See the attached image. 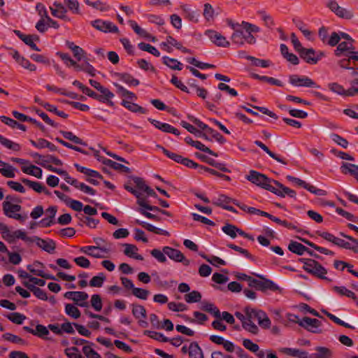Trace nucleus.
<instances>
[{
    "label": "nucleus",
    "mask_w": 358,
    "mask_h": 358,
    "mask_svg": "<svg viewBox=\"0 0 358 358\" xmlns=\"http://www.w3.org/2000/svg\"><path fill=\"white\" fill-rule=\"evenodd\" d=\"M246 59L251 61L255 66L266 68L270 66L271 62L268 60L260 59L252 56H247Z\"/></svg>",
    "instance_id": "56"
},
{
    "label": "nucleus",
    "mask_w": 358,
    "mask_h": 358,
    "mask_svg": "<svg viewBox=\"0 0 358 358\" xmlns=\"http://www.w3.org/2000/svg\"><path fill=\"white\" fill-rule=\"evenodd\" d=\"M57 213L56 206H50L44 211L45 217L38 224H53L54 219Z\"/></svg>",
    "instance_id": "23"
},
{
    "label": "nucleus",
    "mask_w": 358,
    "mask_h": 358,
    "mask_svg": "<svg viewBox=\"0 0 358 358\" xmlns=\"http://www.w3.org/2000/svg\"><path fill=\"white\" fill-rule=\"evenodd\" d=\"M258 358H279L275 352L270 348L261 350L258 353Z\"/></svg>",
    "instance_id": "62"
},
{
    "label": "nucleus",
    "mask_w": 358,
    "mask_h": 358,
    "mask_svg": "<svg viewBox=\"0 0 358 358\" xmlns=\"http://www.w3.org/2000/svg\"><path fill=\"white\" fill-rule=\"evenodd\" d=\"M0 231L2 237L8 243H14L18 239H21L26 243H29L31 236L23 229L13 230L7 227L6 225H1Z\"/></svg>",
    "instance_id": "1"
},
{
    "label": "nucleus",
    "mask_w": 358,
    "mask_h": 358,
    "mask_svg": "<svg viewBox=\"0 0 358 358\" xmlns=\"http://www.w3.org/2000/svg\"><path fill=\"white\" fill-rule=\"evenodd\" d=\"M93 343L85 345L83 352L87 358H101V355L93 348Z\"/></svg>",
    "instance_id": "45"
},
{
    "label": "nucleus",
    "mask_w": 358,
    "mask_h": 358,
    "mask_svg": "<svg viewBox=\"0 0 358 358\" xmlns=\"http://www.w3.org/2000/svg\"><path fill=\"white\" fill-rule=\"evenodd\" d=\"M206 35L208 36L210 41L217 46L223 48L229 46L230 43L226 38L216 31L207 30L206 31Z\"/></svg>",
    "instance_id": "18"
},
{
    "label": "nucleus",
    "mask_w": 358,
    "mask_h": 358,
    "mask_svg": "<svg viewBox=\"0 0 358 358\" xmlns=\"http://www.w3.org/2000/svg\"><path fill=\"white\" fill-rule=\"evenodd\" d=\"M25 329L30 332L31 334L37 336L38 337H41L44 339L50 340V338L48 337L49 336V329L48 327H45L42 324H37L36 326V328L34 329H30L29 327H25Z\"/></svg>",
    "instance_id": "22"
},
{
    "label": "nucleus",
    "mask_w": 358,
    "mask_h": 358,
    "mask_svg": "<svg viewBox=\"0 0 358 358\" xmlns=\"http://www.w3.org/2000/svg\"><path fill=\"white\" fill-rule=\"evenodd\" d=\"M91 24L96 29L104 33H117L118 32L117 27L110 21H104L102 20H95L91 22Z\"/></svg>",
    "instance_id": "15"
},
{
    "label": "nucleus",
    "mask_w": 358,
    "mask_h": 358,
    "mask_svg": "<svg viewBox=\"0 0 358 358\" xmlns=\"http://www.w3.org/2000/svg\"><path fill=\"white\" fill-rule=\"evenodd\" d=\"M288 249L293 253L302 255L307 250V248L301 243L296 241H292L288 245Z\"/></svg>",
    "instance_id": "38"
},
{
    "label": "nucleus",
    "mask_w": 358,
    "mask_h": 358,
    "mask_svg": "<svg viewBox=\"0 0 358 358\" xmlns=\"http://www.w3.org/2000/svg\"><path fill=\"white\" fill-rule=\"evenodd\" d=\"M353 43L354 42L345 41L339 43L336 50H335L336 55L341 56L343 52L347 51H348V54H350L351 51L355 49L353 45Z\"/></svg>",
    "instance_id": "27"
},
{
    "label": "nucleus",
    "mask_w": 358,
    "mask_h": 358,
    "mask_svg": "<svg viewBox=\"0 0 358 358\" xmlns=\"http://www.w3.org/2000/svg\"><path fill=\"white\" fill-rule=\"evenodd\" d=\"M144 334L149 336L151 338H153L161 342H167L169 341V339L166 338L163 334L157 331H145L144 332Z\"/></svg>",
    "instance_id": "55"
},
{
    "label": "nucleus",
    "mask_w": 358,
    "mask_h": 358,
    "mask_svg": "<svg viewBox=\"0 0 358 358\" xmlns=\"http://www.w3.org/2000/svg\"><path fill=\"white\" fill-rule=\"evenodd\" d=\"M132 314L138 320V324L142 327H147L148 325L146 321V310L145 308L140 305H134L132 307Z\"/></svg>",
    "instance_id": "19"
},
{
    "label": "nucleus",
    "mask_w": 358,
    "mask_h": 358,
    "mask_svg": "<svg viewBox=\"0 0 358 358\" xmlns=\"http://www.w3.org/2000/svg\"><path fill=\"white\" fill-rule=\"evenodd\" d=\"M279 351L286 355L296 358H308V353L302 350L294 348H281Z\"/></svg>",
    "instance_id": "21"
},
{
    "label": "nucleus",
    "mask_w": 358,
    "mask_h": 358,
    "mask_svg": "<svg viewBox=\"0 0 358 358\" xmlns=\"http://www.w3.org/2000/svg\"><path fill=\"white\" fill-rule=\"evenodd\" d=\"M181 9L185 14V17L189 20L196 22H198L199 13L196 10H192L188 5H182Z\"/></svg>",
    "instance_id": "29"
},
{
    "label": "nucleus",
    "mask_w": 358,
    "mask_h": 358,
    "mask_svg": "<svg viewBox=\"0 0 358 358\" xmlns=\"http://www.w3.org/2000/svg\"><path fill=\"white\" fill-rule=\"evenodd\" d=\"M27 268L29 271L37 276H41L44 270V266L39 262H35L33 264H28Z\"/></svg>",
    "instance_id": "32"
},
{
    "label": "nucleus",
    "mask_w": 358,
    "mask_h": 358,
    "mask_svg": "<svg viewBox=\"0 0 358 358\" xmlns=\"http://www.w3.org/2000/svg\"><path fill=\"white\" fill-rule=\"evenodd\" d=\"M303 268L307 272L312 273L318 278L325 279L327 270L322 266L319 263L313 259H303Z\"/></svg>",
    "instance_id": "6"
},
{
    "label": "nucleus",
    "mask_w": 358,
    "mask_h": 358,
    "mask_svg": "<svg viewBox=\"0 0 358 358\" xmlns=\"http://www.w3.org/2000/svg\"><path fill=\"white\" fill-rule=\"evenodd\" d=\"M22 171L23 173L34 176L37 178H42V169L34 165H30L29 166H22Z\"/></svg>",
    "instance_id": "35"
},
{
    "label": "nucleus",
    "mask_w": 358,
    "mask_h": 358,
    "mask_svg": "<svg viewBox=\"0 0 358 358\" xmlns=\"http://www.w3.org/2000/svg\"><path fill=\"white\" fill-rule=\"evenodd\" d=\"M247 313H248L250 317L255 316L258 324L261 327L264 329H270L271 327V321L264 311L260 309H255L248 310Z\"/></svg>",
    "instance_id": "13"
},
{
    "label": "nucleus",
    "mask_w": 358,
    "mask_h": 358,
    "mask_svg": "<svg viewBox=\"0 0 358 358\" xmlns=\"http://www.w3.org/2000/svg\"><path fill=\"white\" fill-rule=\"evenodd\" d=\"M137 203L139 206L138 211L145 217L154 220L157 222L160 221L159 219L157 218V215L155 213H149L148 210L152 211L154 213H162L163 214L170 215V213L168 211L160 210L158 207L150 205L145 199L143 198L141 199L137 200Z\"/></svg>",
    "instance_id": "4"
},
{
    "label": "nucleus",
    "mask_w": 358,
    "mask_h": 358,
    "mask_svg": "<svg viewBox=\"0 0 358 358\" xmlns=\"http://www.w3.org/2000/svg\"><path fill=\"white\" fill-rule=\"evenodd\" d=\"M341 170L344 174L350 173L355 176L358 173V166L354 164L343 162L341 166Z\"/></svg>",
    "instance_id": "39"
},
{
    "label": "nucleus",
    "mask_w": 358,
    "mask_h": 358,
    "mask_svg": "<svg viewBox=\"0 0 358 358\" xmlns=\"http://www.w3.org/2000/svg\"><path fill=\"white\" fill-rule=\"evenodd\" d=\"M80 251L88 256L94 258H103L105 254H108L110 251V248L107 246H84L80 248Z\"/></svg>",
    "instance_id": "8"
},
{
    "label": "nucleus",
    "mask_w": 358,
    "mask_h": 358,
    "mask_svg": "<svg viewBox=\"0 0 358 358\" xmlns=\"http://www.w3.org/2000/svg\"><path fill=\"white\" fill-rule=\"evenodd\" d=\"M2 206L4 214L8 217L13 218L20 222H25L28 218L27 213L21 214L19 213L21 210L22 207L18 204H14L8 201H3Z\"/></svg>",
    "instance_id": "5"
},
{
    "label": "nucleus",
    "mask_w": 358,
    "mask_h": 358,
    "mask_svg": "<svg viewBox=\"0 0 358 358\" xmlns=\"http://www.w3.org/2000/svg\"><path fill=\"white\" fill-rule=\"evenodd\" d=\"M106 281V276L103 273H99L94 276L89 282V285L93 287H101Z\"/></svg>",
    "instance_id": "41"
},
{
    "label": "nucleus",
    "mask_w": 358,
    "mask_h": 358,
    "mask_svg": "<svg viewBox=\"0 0 358 358\" xmlns=\"http://www.w3.org/2000/svg\"><path fill=\"white\" fill-rule=\"evenodd\" d=\"M273 184L275 186H273V190L271 191L272 193L281 197H285V195H287L291 198H296V194L294 190L284 186L282 183L275 180H273Z\"/></svg>",
    "instance_id": "16"
},
{
    "label": "nucleus",
    "mask_w": 358,
    "mask_h": 358,
    "mask_svg": "<svg viewBox=\"0 0 358 358\" xmlns=\"http://www.w3.org/2000/svg\"><path fill=\"white\" fill-rule=\"evenodd\" d=\"M64 353L68 358H84L80 354V350L76 347L67 348L65 349Z\"/></svg>",
    "instance_id": "58"
},
{
    "label": "nucleus",
    "mask_w": 358,
    "mask_h": 358,
    "mask_svg": "<svg viewBox=\"0 0 358 358\" xmlns=\"http://www.w3.org/2000/svg\"><path fill=\"white\" fill-rule=\"evenodd\" d=\"M169 310L174 312H182L187 309L185 304L182 303L170 302L168 303Z\"/></svg>",
    "instance_id": "63"
},
{
    "label": "nucleus",
    "mask_w": 358,
    "mask_h": 358,
    "mask_svg": "<svg viewBox=\"0 0 358 358\" xmlns=\"http://www.w3.org/2000/svg\"><path fill=\"white\" fill-rule=\"evenodd\" d=\"M164 252L166 256L171 260L176 262H184L185 265L189 264V261L186 259L183 254L178 250L172 248L169 246L164 247Z\"/></svg>",
    "instance_id": "17"
},
{
    "label": "nucleus",
    "mask_w": 358,
    "mask_h": 358,
    "mask_svg": "<svg viewBox=\"0 0 358 358\" xmlns=\"http://www.w3.org/2000/svg\"><path fill=\"white\" fill-rule=\"evenodd\" d=\"M138 47L139 48L140 50L148 52L156 57L160 56V52H159V50L155 47L148 43L141 42L138 44Z\"/></svg>",
    "instance_id": "46"
},
{
    "label": "nucleus",
    "mask_w": 358,
    "mask_h": 358,
    "mask_svg": "<svg viewBox=\"0 0 358 358\" xmlns=\"http://www.w3.org/2000/svg\"><path fill=\"white\" fill-rule=\"evenodd\" d=\"M74 166L76 168L77 171L85 174L87 176L92 177V178H95L103 179V176L98 171H96L95 170H92V169L86 168L85 166H82L79 165L78 164H75Z\"/></svg>",
    "instance_id": "30"
},
{
    "label": "nucleus",
    "mask_w": 358,
    "mask_h": 358,
    "mask_svg": "<svg viewBox=\"0 0 358 358\" xmlns=\"http://www.w3.org/2000/svg\"><path fill=\"white\" fill-rule=\"evenodd\" d=\"M327 6L339 17L350 20L354 17L352 10L340 6L336 0H329Z\"/></svg>",
    "instance_id": "11"
},
{
    "label": "nucleus",
    "mask_w": 358,
    "mask_h": 358,
    "mask_svg": "<svg viewBox=\"0 0 358 358\" xmlns=\"http://www.w3.org/2000/svg\"><path fill=\"white\" fill-rule=\"evenodd\" d=\"M0 144L15 151H19L20 150V145L18 143H14L10 140L4 138L1 135H0Z\"/></svg>",
    "instance_id": "50"
},
{
    "label": "nucleus",
    "mask_w": 358,
    "mask_h": 358,
    "mask_svg": "<svg viewBox=\"0 0 358 358\" xmlns=\"http://www.w3.org/2000/svg\"><path fill=\"white\" fill-rule=\"evenodd\" d=\"M333 289L338 293V294L341 296H345L349 298L354 299L355 298V295L354 292L350 291V289H347L344 286H334Z\"/></svg>",
    "instance_id": "54"
},
{
    "label": "nucleus",
    "mask_w": 358,
    "mask_h": 358,
    "mask_svg": "<svg viewBox=\"0 0 358 358\" xmlns=\"http://www.w3.org/2000/svg\"><path fill=\"white\" fill-rule=\"evenodd\" d=\"M202 309L209 312L215 317H220L219 309L212 303H206L202 305Z\"/></svg>",
    "instance_id": "53"
},
{
    "label": "nucleus",
    "mask_w": 358,
    "mask_h": 358,
    "mask_svg": "<svg viewBox=\"0 0 358 358\" xmlns=\"http://www.w3.org/2000/svg\"><path fill=\"white\" fill-rule=\"evenodd\" d=\"M243 345L245 348H247L250 351L256 353V355L258 357V353L261 352V350H259V347L257 344L255 343L250 339L245 338L243 339Z\"/></svg>",
    "instance_id": "51"
},
{
    "label": "nucleus",
    "mask_w": 358,
    "mask_h": 358,
    "mask_svg": "<svg viewBox=\"0 0 358 358\" xmlns=\"http://www.w3.org/2000/svg\"><path fill=\"white\" fill-rule=\"evenodd\" d=\"M299 56L306 63L310 64H315L324 56V53L322 51L316 52L313 48H305L299 52Z\"/></svg>",
    "instance_id": "7"
},
{
    "label": "nucleus",
    "mask_w": 358,
    "mask_h": 358,
    "mask_svg": "<svg viewBox=\"0 0 358 358\" xmlns=\"http://www.w3.org/2000/svg\"><path fill=\"white\" fill-rule=\"evenodd\" d=\"M132 179L138 189L137 190L139 192H141V194L143 192L145 193L147 196L157 197V195L156 194L155 191L145 183V181L143 180V178L134 176L132 177Z\"/></svg>",
    "instance_id": "20"
},
{
    "label": "nucleus",
    "mask_w": 358,
    "mask_h": 358,
    "mask_svg": "<svg viewBox=\"0 0 358 358\" xmlns=\"http://www.w3.org/2000/svg\"><path fill=\"white\" fill-rule=\"evenodd\" d=\"M201 299V294L199 292L193 290L192 292H189L185 296V300L188 303H197L199 302Z\"/></svg>",
    "instance_id": "44"
},
{
    "label": "nucleus",
    "mask_w": 358,
    "mask_h": 358,
    "mask_svg": "<svg viewBox=\"0 0 358 358\" xmlns=\"http://www.w3.org/2000/svg\"><path fill=\"white\" fill-rule=\"evenodd\" d=\"M22 182L26 185H28L30 188L33 189L36 192L46 193V187L38 182L31 181L27 178H22Z\"/></svg>",
    "instance_id": "33"
},
{
    "label": "nucleus",
    "mask_w": 358,
    "mask_h": 358,
    "mask_svg": "<svg viewBox=\"0 0 358 358\" xmlns=\"http://www.w3.org/2000/svg\"><path fill=\"white\" fill-rule=\"evenodd\" d=\"M255 145H257L258 147L261 148L264 152H266L271 158L276 160L277 162L282 163L283 164H287V162L285 161L283 159L278 157L277 155H275L274 152H271L268 148L264 145L262 142L259 141H255Z\"/></svg>",
    "instance_id": "34"
},
{
    "label": "nucleus",
    "mask_w": 358,
    "mask_h": 358,
    "mask_svg": "<svg viewBox=\"0 0 358 358\" xmlns=\"http://www.w3.org/2000/svg\"><path fill=\"white\" fill-rule=\"evenodd\" d=\"M222 230L231 238H236L237 234L243 236H245V233L241 229L236 228L235 225H224Z\"/></svg>",
    "instance_id": "26"
},
{
    "label": "nucleus",
    "mask_w": 358,
    "mask_h": 358,
    "mask_svg": "<svg viewBox=\"0 0 358 358\" xmlns=\"http://www.w3.org/2000/svg\"><path fill=\"white\" fill-rule=\"evenodd\" d=\"M117 76L123 82L130 85L137 86L139 85V80L134 78L131 75L127 73H118L116 74Z\"/></svg>",
    "instance_id": "40"
},
{
    "label": "nucleus",
    "mask_w": 358,
    "mask_h": 358,
    "mask_svg": "<svg viewBox=\"0 0 358 358\" xmlns=\"http://www.w3.org/2000/svg\"><path fill=\"white\" fill-rule=\"evenodd\" d=\"M163 63L169 66L171 69L180 71L182 69V64L178 62L177 59L170 58L167 56L162 57Z\"/></svg>",
    "instance_id": "31"
},
{
    "label": "nucleus",
    "mask_w": 358,
    "mask_h": 358,
    "mask_svg": "<svg viewBox=\"0 0 358 358\" xmlns=\"http://www.w3.org/2000/svg\"><path fill=\"white\" fill-rule=\"evenodd\" d=\"M64 296L71 299L76 303V304L82 308L88 307L89 304L87 299L89 298L88 294L85 292L80 291H71L64 294Z\"/></svg>",
    "instance_id": "9"
},
{
    "label": "nucleus",
    "mask_w": 358,
    "mask_h": 358,
    "mask_svg": "<svg viewBox=\"0 0 358 358\" xmlns=\"http://www.w3.org/2000/svg\"><path fill=\"white\" fill-rule=\"evenodd\" d=\"M5 317L12 322L17 324H22L26 319L24 315L17 312L8 313Z\"/></svg>",
    "instance_id": "42"
},
{
    "label": "nucleus",
    "mask_w": 358,
    "mask_h": 358,
    "mask_svg": "<svg viewBox=\"0 0 358 358\" xmlns=\"http://www.w3.org/2000/svg\"><path fill=\"white\" fill-rule=\"evenodd\" d=\"M90 302L96 311H100L102 309V300L99 294L92 295Z\"/></svg>",
    "instance_id": "57"
},
{
    "label": "nucleus",
    "mask_w": 358,
    "mask_h": 358,
    "mask_svg": "<svg viewBox=\"0 0 358 358\" xmlns=\"http://www.w3.org/2000/svg\"><path fill=\"white\" fill-rule=\"evenodd\" d=\"M65 313L73 319H78L80 316V311L78 307L73 304H66L65 306Z\"/></svg>",
    "instance_id": "43"
},
{
    "label": "nucleus",
    "mask_w": 358,
    "mask_h": 358,
    "mask_svg": "<svg viewBox=\"0 0 358 358\" xmlns=\"http://www.w3.org/2000/svg\"><path fill=\"white\" fill-rule=\"evenodd\" d=\"M124 255L130 258H133L137 260H143V257L142 255L138 254V248L131 244L124 245Z\"/></svg>",
    "instance_id": "24"
},
{
    "label": "nucleus",
    "mask_w": 358,
    "mask_h": 358,
    "mask_svg": "<svg viewBox=\"0 0 358 358\" xmlns=\"http://www.w3.org/2000/svg\"><path fill=\"white\" fill-rule=\"evenodd\" d=\"M49 240V238L43 239L38 236H31L29 243H35L43 250L46 251L48 250Z\"/></svg>",
    "instance_id": "48"
},
{
    "label": "nucleus",
    "mask_w": 358,
    "mask_h": 358,
    "mask_svg": "<svg viewBox=\"0 0 358 358\" xmlns=\"http://www.w3.org/2000/svg\"><path fill=\"white\" fill-rule=\"evenodd\" d=\"M241 27L246 32L250 33V34H252V33H257L260 31V29L257 26L245 21L242 22Z\"/></svg>",
    "instance_id": "64"
},
{
    "label": "nucleus",
    "mask_w": 358,
    "mask_h": 358,
    "mask_svg": "<svg viewBox=\"0 0 358 358\" xmlns=\"http://www.w3.org/2000/svg\"><path fill=\"white\" fill-rule=\"evenodd\" d=\"M59 133L63 136L64 138L69 140L76 144L82 145L85 146L87 145V143L85 141H83L77 136L74 135L71 131L61 130L59 131Z\"/></svg>",
    "instance_id": "36"
},
{
    "label": "nucleus",
    "mask_w": 358,
    "mask_h": 358,
    "mask_svg": "<svg viewBox=\"0 0 358 358\" xmlns=\"http://www.w3.org/2000/svg\"><path fill=\"white\" fill-rule=\"evenodd\" d=\"M23 285L29 290L37 289L36 286L43 287L45 281L43 279L37 278L31 275L29 280L22 281Z\"/></svg>",
    "instance_id": "25"
},
{
    "label": "nucleus",
    "mask_w": 358,
    "mask_h": 358,
    "mask_svg": "<svg viewBox=\"0 0 358 358\" xmlns=\"http://www.w3.org/2000/svg\"><path fill=\"white\" fill-rule=\"evenodd\" d=\"M289 82L295 87H319L315 82L307 76L300 77L297 75H291L289 76Z\"/></svg>",
    "instance_id": "12"
},
{
    "label": "nucleus",
    "mask_w": 358,
    "mask_h": 358,
    "mask_svg": "<svg viewBox=\"0 0 358 358\" xmlns=\"http://www.w3.org/2000/svg\"><path fill=\"white\" fill-rule=\"evenodd\" d=\"M189 358H204L203 351L197 343L192 342L189 345Z\"/></svg>",
    "instance_id": "28"
},
{
    "label": "nucleus",
    "mask_w": 358,
    "mask_h": 358,
    "mask_svg": "<svg viewBox=\"0 0 358 358\" xmlns=\"http://www.w3.org/2000/svg\"><path fill=\"white\" fill-rule=\"evenodd\" d=\"M336 211L341 216L345 217L347 220L352 222H358V217H355L352 213L344 210L343 209L337 207Z\"/></svg>",
    "instance_id": "60"
},
{
    "label": "nucleus",
    "mask_w": 358,
    "mask_h": 358,
    "mask_svg": "<svg viewBox=\"0 0 358 358\" xmlns=\"http://www.w3.org/2000/svg\"><path fill=\"white\" fill-rule=\"evenodd\" d=\"M298 324L311 333L320 334L322 332L320 322L317 319L304 317L299 320Z\"/></svg>",
    "instance_id": "14"
},
{
    "label": "nucleus",
    "mask_w": 358,
    "mask_h": 358,
    "mask_svg": "<svg viewBox=\"0 0 358 358\" xmlns=\"http://www.w3.org/2000/svg\"><path fill=\"white\" fill-rule=\"evenodd\" d=\"M122 105L133 113H146L147 110L136 103L123 100Z\"/></svg>",
    "instance_id": "37"
},
{
    "label": "nucleus",
    "mask_w": 358,
    "mask_h": 358,
    "mask_svg": "<svg viewBox=\"0 0 358 358\" xmlns=\"http://www.w3.org/2000/svg\"><path fill=\"white\" fill-rule=\"evenodd\" d=\"M317 352L310 355L311 358H330V350L324 347H317L316 348Z\"/></svg>",
    "instance_id": "49"
},
{
    "label": "nucleus",
    "mask_w": 358,
    "mask_h": 358,
    "mask_svg": "<svg viewBox=\"0 0 358 358\" xmlns=\"http://www.w3.org/2000/svg\"><path fill=\"white\" fill-rule=\"evenodd\" d=\"M329 89L338 94L348 96V90H345L343 87L337 83H331L328 85Z\"/></svg>",
    "instance_id": "52"
},
{
    "label": "nucleus",
    "mask_w": 358,
    "mask_h": 358,
    "mask_svg": "<svg viewBox=\"0 0 358 358\" xmlns=\"http://www.w3.org/2000/svg\"><path fill=\"white\" fill-rule=\"evenodd\" d=\"M248 310H255V308L245 307L243 308V313L236 312L235 316L241 322L242 327L245 330L256 335L259 331L258 326L252 321L253 319L256 318L255 316L250 317L247 313Z\"/></svg>",
    "instance_id": "2"
},
{
    "label": "nucleus",
    "mask_w": 358,
    "mask_h": 358,
    "mask_svg": "<svg viewBox=\"0 0 358 358\" xmlns=\"http://www.w3.org/2000/svg\"><path fill=\"white\" fill-rule=\"evenodd\" d=\"M246 179L250 181L252 183L255 184L262 188L268 191L273 190V179L268 178L266 175L257 172L254 170H251L249 174L246 176Z\"/></svg>",
    "instance_id": "3"
},
{
    "label": "nucleus",
    "mask_w": 358,
    "mask_h": 358,
    "mask_svg": "<svg viewBox=\"0 0 358 358\" xmlns=\"http://www.w3.org/2000/svg\"><path fill=\"white\" fill-rule=\"evenodd\" d=\"M234 43L239 45H243L245 42L249 44H255L256 43V38L252 34L246 32L244 33L242 29L236 30L233 33L231 37Z\"/></svg>",
    "instance_id": "10"
},
{
    "label": "nucleus",
    "mask_w": 358,
    "mask_h": 358,
    "mask_svg": "<svg viewBox=\"0 0 358 358\" xmlns=\"http://www.w3.org/2000/svg\"><path fill=\"white\" fill-rule=\"evenodd\" d=\"M231 201V199L224 194L220 195L217 198L213 200V203L217 206L225 208Z\"/></svg>",
    "instance_id": "47"
},
{
    "label": "nucleus",
    "mask_w": 358,
    "mask_h": 358,
    "mask_svg": "<svg viewBox=\"0 0 358 358\" xmlns=\"http://www.w3.org/2000/svg\"><path fill=\"white\" fill-rule=\"evenodd\" d=\"M64 2L73 13L80 14L79 3L77 0H64Z\"/></svg>",
    "instance_id": "61"
},
{
    "label": "nucleus",
    "mask_w": 358,
    "mask_h": 358,
    "mask_svg": "<svg viewBox=\"0 0 358 358\" xmlns=\"http://www.w3.org/2000/svg\"><path fill=\"white\" fill-rule=\"evenodd\" d=\"M6 254L8 257V261L10 264H14V265H18L21 263L22 257L20 256V255L19 253L15 252L8 251L6 252Z\"/></svg>",
    "instance_id": "59"
}]
</instances>
